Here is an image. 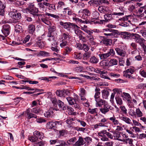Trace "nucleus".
Returning <instances> with one entry per match:
<instances>
[{"instance_id":"nucleus-1","label":"nucleus","mask_w":146,"mask_h":146,"mask_svg":"<svg viewBox=\"0 0 146 146\" xmlns=\"http://www.w3.org/2000/svg\"><path fill=\"white\" fill-rule=\"evenodd\" d=\"M59 23L60 25L63 26L64 29H67L68 31H70V28H71L74 29L75 27H78L77 25L70 22L63 23L61 21Z\"/></svg>"},{"instance_id":"nucleus-2","label":"nucleus","mask_w":146,"mask_h":146,"mask_svg":"<svg viewBox=\"0 0 146 146\" xmlns=\"http://www.w3.org/2000/svg\"><path fill=\"white\" fill-rule=\"evenodd\" d=\"M113 108L111 105L106 103V104H104L103 107L100 109V111L102 113L106 114L110 110H112Z\"/></svg>"},{"instance_id":"nucleus-3","label":"nucleus","mask_w":146,"mask_h":146,"mask_svg":"<svg viewBox=\"0 0 146 146\" xmlns=\"http://www.w3.org/2000/svg\"><path fill=\"white\" fill-rule=\"evenodd\" d=\"M9 15L13 19V21H12L13 23L17 22L21 18V14L19 13L11 12L9 13Z\"/></svg>"},{"instance_id":"nucleus-4","label":"nucleus","mask_w":146,"mask_h":146,"mask_svg":"<svg viewBox=\"0 0 146 146\" xmlns=\"http://www.w3.org/2000/svg\"><path fill=\"white\" fill-rule=\"evenodd\" d=\"M115 54L113 49H110L108 53L104 54H100L99 56L101 59H105L110 56H113Z\"/></svg>"},{"instance_id":"nucleus-5","label":"nucleus","mask_w":146,"mask_h":146,"mask_svg":"<svg viewBox=\"0 0 146 146\" xmlns=\"http://www.w3.org/2000/svg\"><path fill=\"white\" fill-rule=\"evenodd\" d=\"M11 27L9 24H5L3 25L1 31L5 37L8 35L10 32Z\"/></svg>"},{"instance_id":"nucleus-6","label":"nucleus","mask_w":146,"mask_h":146,"mask_svg":"<svg viewBox=\"0 0 146 146\" xmlns=\"http://www.w3.org/2000/svg\"><path fill=\"white\" fill-rule=\"evenodd\" d=\"M131 36L133 37L135 42L139 43V44H142L143 42H145V40L143 38H141V37L138 34L132 33L131 34Z\"/></svg>"},{"instance_id":"nucleus-7","label":"nucleus","mask_w":146,"mask_h":146,"mask_svg":"<svg viewBox=\"0 0 146 146\" xmlns=\"http://www.w3.org/2000/svg\"><path fill=\"white\" fill-rule=\"evenodd\" d=\"M63 9L64 10L63 11V13H66L67 12V14L69 18H72L74 16H77L76 14L74 11L69 7L64 8Z\"/></svg>"},{"instance_id":"nucleus-8","label":"nucleus","mask_w":146,"mask_h":146,"mask_svg":"<svg viewBox=\"0 0 146 146\" xmlns=\"http://www.w3.org/2000/svg\"><path fill=\"white\" fill-rule=\"evenodd\" d=\"M24 114L26 116L28 119H30L32 118L36 119L37 116L31 113L30 108H28L25 112Z\"/></svg>"},{"instance_id":"nucleus-9","label":"nucleus","mask_w":146,"mask_h":146,"mask_svg":"<svg viewBox=\"0 0 146 146\" xmlns=\"http://www.w3.org/2000/svg\"><path fill=\"white\" fill-rule=\"evenodd\" d=\"M47 36L48 37V40L49 41L52 42V46H57V43L56 40V38L53 34L48 33Z\"/></svg>"},{"instance_id":"nucleus-10","label":"nucleus","mask_w":146,"mask_h":146,"mask_svg":"<svg viewBox=\"0 0 146 146\" xmlns=\"http://www.w3.org/2000/svg\"><path fill=\"white\" fill-rule=\"evenodd\" d=\"M69 93V91L67 90L64 89L62 90H56V94L57 96L61 97L64 96L65 94H68Z\"/></svg>"},{"instance_id":"nucleus-11","label":"nucleus","mask_w":146,"mask_h":146,"mask_svg":"<svg viewBox=\"0 0 146 146\" xmlns=\"http://www.w3.org/2000/svg\"><path fill=\"white\" fill-rule=\"evenodd\" d=\"M117 12L112 13L113 15H117L119 16H122L124 15V10L123 7H120L118 8L117 10Z\"/></svg>"},{"instance_id":"nucleus-12","label":"nucleus","mask_w":146,"mask_h":146,"mask_svg":"<svg viewBox=\"0 0 146 146\" xmlns=\"http://www.w3.org/2000/svg\"><path fill=\"white\" fill-rule=\"evenodd\" d=\"M143 10L144 11L143 13L140 15V17H143L144 19H146V5L140 7L138 10V11L139 13H141L143 11Z\"/></svg>"},{"instance_id":"nucleus-13","label":"nucleus","mask_w":146,"mask_h":146,"mask_svg":"<svg viewBox=\"0 0 146 146\" xmlns=\"http://www.w3.org/2000/svg\"><path fill=\"white\" fill-rule=\"evenodd\" d=\"M48 5V3L43 2H40L38 3V5L39 8L40 10L42 11H45L46 9V7L45 6H47Z\"/></svg>"},{"instance_id":"nucleus-14","label":"nucleus","mask_w":146,"mask_h":146,"mask_svg":"<svg viewBox=\"0 0 146 146\" xmlns=\"http://www.w3.org/2000/svg\"><path fill=\"white\" fill-rule=\"evenodd\" d=\"M81 13L82 14V18L84 20L86 19V16H89L91 14L90 11L87 9H84L82 10L81 11Z\"/></svg>"},{"instance_id":"nucleus-15","label":"nucleus","mask_w":146,"mask_h":146,"mask_svg":"<svg viewBox=\"0 0 146 146\" xmlns=\"http://www.w3.org/2000/svg\"><path fill=\"white\" fill-rule=\"evenodd\" d=\"M111 33H104V35L107 36L108 37L110 38H113V37H117L118 35H120V33L117 30V32H111Z\"/></svg>"},{"instance_id":"nucleus-16","label":"nucleus","mask_w":146,"mask_h":146,"mask_svg":"<svg viewBox=\"0 0 146 146\" xmlns=\"http://www.w3.org/2000/svg\"><path fill=\"white\" fill-rule=\"evenodd\" d=\"M115 50L117 54L121 56L125 57L126 54V52L124 50L119 48H116Z\"/></svg>"},{"instance_id":"nucleus-17","label":"nucleus","mask_w":146,"mask_h":146,"mask_svg":"<svg viewBox=\"0 0 146 146\" xmlns=\"http://www.w3.org/2000/svg\"><path fill=\"white\" fill-rule=\"evenodd\" d=\"M100 64L101 66L104 67V68L107 70H110L109 68L110 67V65L109 62L106 60H102L100 63Z\"/></svg>"},{"instance_id":"nucleus-18","label":"nucleus","mask_w":146,"mask_h":146,"mask_svg":"<svg viewBox=\"0 0 146 146\" xmlns=\"http://www.w3.org/2000/svg\"><path fill=\"white\" fill-rule=\"evenodd\" d=\"M110 132H111V133H113V137L115 139L119 141H123V139H120L121 135H120V133L118 132H116L115 131H110Z\"/></svg>"},{"instance_id":"nucleus-19","label":"nucleus","mask_w":146,"mask_h":146,"mask_svg":"<svg viewBox=\"0 0 146 146\" xmlns=\"http://www.w3.org/2000/svg\"><path fill=\"white\" fill-rule=\"evenodd\" d=\"M104 131V130L100 131V132H99L98 133V135L102 137L101 138V139L103 141H108L109 140V139L106 136V134H104L103 133Z\"/></svg>"},{"instance_id":"nucleus-20","label":"nucleus","mask_w":146,"mask_h":146,"mask_svg":"<svg viewBox=\"0 0 146 146\" xmlns=\"http://www.w3.org/2000/svg\"><path fill=\"white\" fill-rule=\"evenodd\" d=\"M53 109L52 108H50L48 110L46 111L44 113V116L47 117H51L52 116L53 113Z\"/></svg>"},{"instance_id":"nucleus-21","label":"nucleus","mask_w":146,"mask_h":146,"mask_svg":"<svg viewBox=\"0 0 146 146\" xmlns=\"http://www.w3.org/2000/svg\"><path fill=\"white\" fill-rule=\"evenodd\" d=\"M59 109L60 110H65L66 109V107L64 104V103L60 100L57 101V104Z\"/></svg>"},{"instance_id":"nucleus-22","label":"nucleus","mask_w":146,"mask_h":146,"mask_svg":"<svg viewBox=\"0 0 146 146\" xmlns=\"http://www.w3.org/2000/svg\"><path fill=\"white\" fill-rule=\"evenodd\" d=\"M85 143L82 137H79V139L75 144L74 145V146H80L84 144Z\"/></svg>"},{"instance_id":"nucleus-23","label":"nucleus","mask_w":146,"mask_h":146,"mask_svg":"<svg viewBox=\"0 0 146 146\" xmlns=\"http://www.w3.org/2000/svg\"><path fill=\"white\" fill-rule=\"evenodd\" d=\"M34 135L37 138L40 139H42L44 137L43 133L41 132L35 131L33 133Z\"/></svg>"},{"instance_id":"nucleus-24","label":"nucleus","mask_w":146,"mask_h":146,"mask_svg":"<svg viewBox=\"0 0 146 146\" xmlns=\"http://www.w3.org/2000/svg\"><path fill=\"white\" fill-rule=\"evenodd\" d=\"M79 28V27L78 26V27H75L74 29L75 33L79 38L82 35H83L84 34L82 31L78 29Z\"/></svg>"},{"instance_id":"nucleus-25","label":"nucleus","mask_w":146,"mask_h":146,"mask_svg":"<svg viewBox=\"0 0 146 146\" xmlns=\"http://www.w3.org/2000/svg\"><path fill=\"white\" fill-rule=\"evenodd\" d=\"M46 127L48 129H54L56 128V124L54 122H49L47 123Z\"/></svg>"},{"instance_id":"nucleus-26","label":"nucleus","mask_w":146,"mask_h":146,"mask_svg":"<svg viewBox=\"0 0 146 146\" xmlns=\"http://www.w3.org/2000/svg\"><path fill=\"white\" fill-rule=\"evenodd\" d=\"M121 89H114V92L112 93L111 95L110 101L111 103L113 102V100L115 97V93L119 94V92H121Z\"/></svg>"},{"instance_id":"nucleus-27","label":"nucleus","mask_w":146,"mask_h":146,"mask_svg":"<svg viewBox=\"0 0 146 146\" xmlns=\"http://www.w3.org/2000/svg\"><path fill=\"white\" fill-rule=\"evenodd\" d=\"M95 101L96 102V105L99 107H101L102 105H104V104H106V102L105 100L100 99V98L96 99Z\"/></svg>"},{"instance_id":"nucleus-28","label":"nucleus","mask_w":146,"mask_h":146,"mask_svg":"<svg viewBox=\"0 0 146 146\" xmlns=\"http://www.w3.org/2000/svg\"><path fill=\"white\" fill-rule=\"evenodd\" d=\"M121 34L122 38L128 39L129 38V36H131V34L128 32H121Z\"/></svg>"},{"instance_id":"nucleus-29","label":"nucleus","mask_w":146,"mask_h":146,"mask_svg":"<svg viewBox=\"0 0 146 146\" xmlns=\"http://www.w3.org/2000/svg\"><path fill=\"white\" fill-rule=\"evenodd\" d=\"M98 62V58L94 56L91 57L90 59L89 62L92 64H97Z\"/></svg>"},{"instance_id":"nucleus-30","label":"nucleus","mask_w":146,"mask_h":146,"mask_svg":"<svg viewBox=\"0 0 146 146\" xmlns=\"http://www.w3.org/2000/svg\"><path fill=\"white\" fill-rule=\"evenodd\" d=\"M119 118L120 119L124 121L127 124H130L131 123V120L128 117L124 116H119Z\"/></svg>"},{"instance_id":"nucleus-31","label":"nucleus","mask_w":146,"mask_h":146,"mask_svg":"<svg viewBox=\"0 0 146 146\" xmlns=\"http://www.w3.org/2000/svg\"><path fill=\"white\" fill-rule=\"evenodd\" d=\"M100 42L107 46L111 45L112 43V41L110 39L106 38L102 40Z\"/></svg>"},{"instance_id":"nucleus-32","label":"nucleus","mask_w":146,"mask_h":146,"mask_svg":"<svg viewBox=\"0 0 146 146\" xmlns=\"http://www.w3.org/2000/svg\"><path fill=\"white\" fill-rule=\"evenodd\" d=\"M98 110V109L97 108L93 109L89 108L88 109V112L92 114H96V115L97 116Z\"/></svg>"},{"instance_id":"nucleus-33","label":"nucleus","mask_w":146,"mask_h":146,"mask_svg":"<svg viewBox=\"0 0 146 146\" xmlns=\"http://www.w3.org/2000/svg\"><path fill=\"white\" fill-rule=\"evenodd\" d=\"M100 89L99 88H96L95 90V94L94 96L95 100L100 98Z\"/></svg>"},{"instance_id":"nucleus-34","label":"nucleus","mask_w":146,"mask_h":146,"mask_svg":"<svg viewBox=\"0 0 146 146\" xmlns=\"http://www.w3.org/2000/svg\"><path fill=\"white\" fill-rule=\"evenodd\" d=\"M29 11L31 12V13L33 14L34 16H38V15L36 14L38 12V8L36 7L34 8L30 9Z\"/></svg>"},{"instance_id":"nucleus-35","label":"nucleus","mask_w":146,"mask_h":146,"mask_svg":"<svg viewBox=\"0 0 146 146\" xmlns=\"http://www.w3.org/2000/svg\"><path fill=\"white\" fill-rule=\"evenodd\" d=\"M41 21L45 24L48 25H51V22L49 21L47 18L45 16H43L42 17L41 19Z\"/></svg>"},{"instance_id":"nucleus-36","label":"nucleus","mask_w":146,"mask_h":146,"mask_svg":"<svg viewBox=\"0 0 146 146\" xmlns=\"http://www.w3.org/2000/svg\"><path fill=\"white\" fill-rule=\"evenodd\" d=\"M109 62L110 67L117 65L118 62L117 59L114 58L111 59Z\"/></svg>"},{"instance_id":"nucleus-37","label":"nucleus","mask_w":146,"mask_h":146,"mask_svg":"<svg viewBox=\"0 0 146 146\" xmlns=\"http://www.w3.org/2000/svg\"><path fill=\"white\" fill-rule=\"evenodd\" d=\"M123 76L127 78H129L131 79H132L133 78H134L131 75V74L130 73H129L126 70L124 71Z\"/></svg>"},{"instance_id":"nucleus-38","label":"nucleus","mask_w":146,"mask_h":146,"mask_svg":"<svg viewBox=\"0 0 146 146\" xmlns=\"http://www.w3.org/2000/svg\"><path fill=\"white\" fill-rule=\"evenodd\" d=\"M35 30V26L33 25H30L28 26V31L29 33L33 34Z\"/></svg>"},{"instance_id":"nucleus-39","label":"nucleus","mask_w":146,"mask_h":146,"mask_svg":"<svg viewBox=\"0 0 146 146\" xmlns=\"http://www.w3.org/2000/svg\"><path fill=\"white\" fill-rule=\"evenodd\" d=\"M123 96H122V97L123 98L125 97L126 98L127 101L129 103H131V101L130 100V99L131 98V97L129 94L128 93L125 92H123Z\"/></svg>"},{"instance_id":"nucleus-40","label":"nucleus","mask_w":146,"mask_h":146,"mask_svg":"<svg viewBox=\"0 0 146 146\" xmlns=\"http://www.w3.org/2000/svg\"><path fill=\"white\" fill-rule=\"evenodd\" d=\"M109 119L114 125H117L119 123V121L116 119L115 117L114 116L110 118Z\"/></svg>"},{"instance_id":"nucleus-41","label":"nucleus","mask_w":146,"mask_h":146,"mask_svg":"<svg viewBox=\"0 0 146 146\" xmlns=\"http://www.w3.org/2000/svg\"><path fill=\"white\" fill-rule=\"evenodd\" d=\"M104 131L103 132V134H106V135L107 136V137L110 139H113V134L112 135L110 133L111 132H107L106 130H104Z\"/></svg>"},{"instance_id":"nucleus-42","label":"nucleus","mask_w":146,"mask_h":146,"mask_svg":"<svg viewBox=\"0 0 146 146\" xmlns=\"http://www.w3.org/2000/svg\"><path fill=\"white\" fill-rule=\"evenodd\" d=\"M39 54L40 56H50L49 53L43 51H40L39 53Z\"/></svg>"},{"instance_id":"nucleus-43","label":"nucleus","mask_w":146,"mask_h":146,"mask_svg":"<svg viewBox=\"0 0 146 146\" xmlns=\"http://www.w3.org/2000/svg\"><path fill=\"white\" fill-rule=\"evenodd\" d=\"M102 94L103 98L105 99H107L109 95V92L105 90H102Z\"/></svg>"},{"instance_id":"nucleus-44","label":"nucleus","mask_w":146,"mask_h":146,"mask_svg":"<svg viewBox=\"0 0 146 146\" xmlns=\"http://www.w3.org/2000/svg\"><path fill=\"white\" fill-rule=\"evenodd\" d=\"M45 15L54 18H55L57 19H60L59 16L58 15H56L51 14L47 12H46L45 13Z\"/></svg>"},{"instance_id":"nucleus-45","label":"nucleus","mask_w":146,"mask_h":146,"mask_svg":"<svg viewBox=\"0 0 146 146\" xmlns=\"http://www.w3.org/2000/svg\"><path fill=\"white\" fill-rule=\"evenodd\" d=\"M112 13L111 14H107L104 15V18L107 21H110L112 19Z\"/></svg>"},{"instance_id":"nucleus-46","label":"nucleus","mask_w":146,"mask_h":146,"mask_svg":"<svg viewBox=\"0 0 146 146\" xmlns=\"http://www.w3.org/2000/svg\"><path fill=\"white\" fill-rule=\"evenodd\" d=\"M136 117H141L143 115V113L139 108L137 109L136 110Z\"/></svg>"},{"instance_id":"nucleus-47","label":"nucleus","mask_w":146,"mask_h":146,"mask_svg":"<svg viewBox=\"0 0 146 146\" xmlns=\"http://www.w3.org/2000/svg\"><path fill=\"white\" fill-rule=\"evenodd\" d=\"M137 5L135 4L133 5H129L128 7V10L130 12H132L134 11L135 9L137 8Z\"/></svg>"},{"instance_id":"nucleus-48","label":"nucleus","mask_w":146,"mask_h":146,"mask_svg":"<svg viewBox=\"0 0 146 146\" xmlns=\"http://www.w3.org/2000/svg\"><path fill=\"white\" fill-rule=\"evenodd\" d=\"M47 7H48V9L53 11H54L56 10L55 5L53 4H50V3H48V5Z\"/></svg>"},{"instance_id":"nucleus-49","label":"nucleus","mask_w":146,"mask_h":146,"mask_svg":"<svg viewBox=\"0 0 146 146\" xmlns=\"http://www.w3.org/2000/svg\"><path fill=\"white\" fill-rule=\"evenodd\" d=\"M102 70L99 68H94V71L96 73L100 74H106L107 72H106L105 71H102Z\"/></svg>"},{"instance_id":"nucleus-50","label":"nucleus","mask_w":146,"mask_h":146,"mask_svg":"<svg viewBox=\"0 0 146 146\" xmlns=\"http://www.w3.org/2000/svg\"><path fill=\"white\" fill-rule=\"evenodd\" d=\"M56 29V28L55 26H50V27L48 29V33L53 34L52 33L55 31Z\"/></svg>"},{"instance_id":"nucleus-51","label":"nucleus","mask_w":146,"mask_h":146,"mask_svg":"<svg viewBox=\"0 0 146 146\" xmlns=\"http://www.w3.org/2000/svg\"><path fill=\"white\" fill-rule=\"evenodd\" d=\"M62 36L64 39L66 40H69L71 37L68 33L67 32L63 33Z\"/></svg>"},{"instance_id":"nucleus-52","label":"nucleus","mask_w":146,"mask_h":146,"mask_svg":"<svg viewBox=\"0 0 146 146\" xmlns=\"http://www.w3.org/2000/svg\"><path fill=\"white\" fill-rule=\"evenodd\" d=\"M73 56L76 59H80L82 58L81 53L80 52H74L73 54Z\"/></svg>"},{"instance_id":"nucleus-53","label":"nucleus","mask_w":146,"mask_h":146,"mask_svg":"<svg viewBox=\"0 0 146 146\" xmlns=\"http://www.w3.org/2000/svg\"><path fill=\"white\" fill-rule=\"evenodd\" d=\"M72 48L71 47L66 46L65 47V54H68L72 51Z\"/></svg>"},{"instance_id":"nucleus-54","label":"nucleus","mask_w":146,"mask_h":146,"mask_svg":"<svg viewBox=\"0 0 146 146\" xmlns=\"http://www.w3.org/2000/svg\"><path fill=\"white\" fill-rule=\"evenodd\" d=\"M115 99L117 102L118 104L120 105L122 104L123 103L121 99L119 97V96H116L115 97Z\"/></svg>"},{"instance_id":"nucleus-55","label":"nucleus","mask_w":146,"mask_h":146,"mask_svg":"<svg viewBox=\"0 0 146 146\" xmlns=\"http://www.w3.org/2000/svg\"><path fill=\"white\" fill-rule=\"evenodd\" d=\"M66 99L70 104L72 105L74 104V100L73 98L69 97H67Z\"/></svg>"},{"instance_id":"nucleus-56","label":"nucleus","mask_w":146,"mask_h":146,"mask_svg":"<svg viewBox=\"0 0 146 146\" xmlns=\"http://www.w3.org/2000/svg\"><path fill=\"white\" fill-rule=\"evenodd\" d=\"M45 143L43 141H40L34 143V146H44Z\"/></svg>"},{"instance_id":"nucleus-57","label":"nucleus","mask_w":146,"mask_h":146,"mask_svg":"<svg viewBox=\"0 0 146 146\" xmlns=\"http://www.w3.org/2000/svg\"><path fill=\"white\" fill-rule=\"evenodd\" d=\"M76 71L78 72H81L83 71L84 68L82 66L76 67L75 68Z\"/></svg>"},{"instance_id":"nucleus-58","label":"nucleus","mask_w":146,"mask_h":146,"mask_svg":"<svg viewBox=\"0 0 146 146\" xmlns=\"http://www.w3.org/2000/svg\"><path fill=\"white\" fill-rule=\"evenodd\" d=\"M38 138L35 136H31L29 138V140L31 142H36L38 140Z\"/></svg>"},{"instance_id":"nucleus-59","label":"nucleus","mask_w":146,"mask_h":146,"mask_svg":"<svg viewBox=\"0 0 146 146\" xmlns=\"http://www.w3.org/2000/svg\"><path fill=\"white\" fill-rule=\"evenodd\" d=\"M106 7L105 6H100L98 7V10L101 13H104L106 11V10L105 8Z\"/></svg>"},{"instance_id":"nucleus-60","label":"nucleus","mask_w":146,"mask_h":146,"mask_svg":"<svg viewBox=\"0 0 146 146\" xmlns=\"http://www.w3.org/2000/svg\"><path fill=\"white\" fill-rule=\"evenodd\" d=\"M107 120L106 119L103 117V118L101 119L100 122L99 123V125L101 126H104V123H105L107 122Z\"/></svg>"},{"instance_id":"nucleus-61","label":"nucleus","mask_w":146,"mask_h":146,"mask_svg":"<svg viewBox=\"0 0 146 146\" xmlns=\"http://www.w3.org/2000/svg\"><path fill=\"white\" fill-rule=\"evenodd\" d=\"M82 29L85 32L88 34L89 36L93 34V33L92 30H89L86 28Z\"/></svg>"},{"instance_id":"nucleus-62","label":"nucleus","mask_w":146,"mask_h":146,"mask_svg":"<svg viewBox=\"0 0 146 146\" xmlns=\"http://www.w3.org/2000/svg\"><path fill=\"white\" fill-rule=\"evenodd\" d=\"M91 52H85V53L84 54L83 56L86 59L89 58L91 56Z\"/></svg>"},{"instance_id":"nucleus-63","label":"nucleus","mask_w":146,"mask_h":146,"mask_svg":"<svg viewBox=\"0 0 146 146\" xmlns=\"http://www.w3.org/2000/svg\"><path fill=\"white\" fill-rule=\"evenodd\" d=\"M94 17H95V18L99 20L100 18H102L101 16H100L99 13L98 12L95 11L94 12Z\"/></svg>"},{"instance_id":"nucleus-64","label":"nucleus","mask_w":146,"mask_h":146,"mask_svg":"<svg viewBox=\"0 0 146 146\" xmlns=\"http://www.w3.org/2000/svg\"><path fill=\"white\" fill-rule=\"evenodd\" d=\"M76 120L78 122L80 123V125L83 127H85L86 125V123L81 119H76Z\"/></svg>"}]
</instances>
